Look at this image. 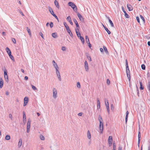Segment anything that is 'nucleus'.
<instances>
[{"mask_svg":"<svg viewBox=\"0 0 150 150\" xmlns=\"http://www.w3.org/2000/svg\"><path fill=\"white\" fill-rule=\"evenodd\" d=\"M68 5L71 6L75 12L77 11V9L76 5L72 2H69L68 3Z\"/></svg>","mask_w":150,"mask_h":150,"instance_id":"obj_1","label":"nucleus"},{"mask_svg":"<svg viewBox=\"0 0 150 150\" xmlns=\"http://www.w3.org/2000/svg\"><path fill=\"white\" fill-rule=\"evenodd\" d=\"M31 121L30 119H28L27 123V132L29 133L30 131V125Z\"/></svg>","mask_w":150,"mask_h":150,"instance_id":"obj_2","label":"nucleus"},{"mask_svg":"<svg viewBox=\"0 0 150 150\" xmlns=\"http://www.w3.org/2000/svg\"><path fill=\"white\" fill-rule=\"evenodd\" d=\"M99 129L100 131V133L101 134L102 133L103 130V122H101L100 121V123Z\"/></svg>","mask_w":150,"mask_h":150,"instance_id":"obj_3","label":"nucleus"},{"mask_svg":"<svg viewBox=\"0 0 150 150\" xmlns=\"http://www.w3.org/2000/svg\"><path fill=\"white\" fill-rule=\"evenodd\" d=\"M53 97L54 98H56L57 97V91L55 88H54L53 89Z\"/></svg>","mask_w":150,"mask_h":150,"instance_id":"obj_4","label":"nucleus"},{"mask_svg":"<svg viewBox=\"0 0 150 150\" xmlns=\"http://www.w3.org/2000/svg\"><path fill=\"white\" fill-rule=\"evenodd\" d=\"M77 16L80 20L81 21H84V18L79 13H77Z\"/></svg>","mask_w":150,"mask_h":150,"instance_id":"obj_5","label":"nucleus"},{"mask_svg":"<svg viewBox=\"0 0 150 150\" xmlns=\"http://www.w3.org/2000/svg\"><path fill=\"white\" fill-rule=\"evenodd\" d=\"M23 123L25 124L26 122V117L24 111L23 112Z\"/></svg>","mask_w":150,"mask_h":150,"instance_id":"obj_6","label":"nucleus"},{"mask_svg":"<svg viewBox=\"0 0 150 150\" xmlns=\"http://www.w3.org/2000/svg\"><path fill=\"white\" fill-rule=\"evenodd\" d=\"M85 68L86 71H88V66L87 62L85 61Z\"/></svg>","mask_w":150,"mask_h":150,"instance_id":"obj_7","label":"nucleus"},{"mask_svg":"<svg viewBox=\"0 0 150 150\" xmlns=\"http://www.w3.org/2000/svg\"><path fill=\"white\" fill-rule=\"evenodd\" d=\"M52 62L53 65L55 69H58V67L57 64L55 62V61L53 60L52 61Z\"/></svg>","mask_w":150,"mask_h":150,"instance_id":"obj_8","label":"nucleus"},{"mask_svg":"<svg viewBox=\"0 0 150 150\" xmlns=\"http://www.w3.org/2000/svg\"><path fill=\"white\" fill-rule=\"evenodd\" d=\"M97 109H99L100 108V103L99 100V98H97Z\"/></svg>","mask_w":150,"mask_h":150,"instance_id":"obj_9","label":"nucleus"},{"mask_svg":"<svg viewBox=\"0 0 150 150\" xmlns=\"http://www.w3.org/2000/svg\"><path fill=\"white\" fill-rule=\"evenodd\" d=\"M66 30H67V32L69 33V34L70 35L71 37H73V35L72 33V32H71L70 30V29L69 27L68 28H67L66 29Z\"/></svg>","mask_w":150,"mask_h":150,"instance_id":"obj_10","label":"nucleus"},{"mask_svg":"<svg viewBox=\"0 0 150 150\" xmlns=\"http://www.w3.org/2000/svg\"><path fill=\"white\" fill-rule=\"evenodd\" d=\"M22 142V139L21 138L19 139V142H18V148H20L21 147Z\"/></svg>","mask_w":150,"mask_h":150,"instance_id":"obj_11","label":"nucleus"},{"mask_svg":"<svg viewBox=\"0 0 150 150\" xmlns=\"http://www.w3.org/2000/svg\"><path fill=\"white\" fill-rule=\"evenodd\" d=\"M67 19L68 21L69 22L70 24L71 25H73V23L71 21V17H70V16H68L67 17Z\"/></svg>","mask_w":150,"mask_h":150,"instance_id":"obj_12","label":"nucleus"},{"mask_svg":"<svg viewBox=\"0 0 150 150\" xmlns=\"http://www.w3.org/2000/svg\"><path fill=\"white\" fill-rule=\"evenodd\" d=\"M127 8H128L129 10V11H131L133 9V7L130 4H127Z\"/></svg>","mask_w":150,"mask_h":150,"instance_id":"obj_13","label":"nucleus"},{"mask_svg":"<svg viewBox=\"0 0 150 150\" xmlns=\"http://www.w3.org/2000/svg\"><path fill=\"white\" fill-rule=\"evenodd\" d=\"M3 83H4V82H3V79L1 78L0 79V88H2V87L3 86Z\"/></svg>","mask_w":150,"mask_h":150,"instance_id":"obj_14","label":"nucleus"},{"mask_svg":"<svg viewBox=\"0 0 150 150\" xmlns=\"http://www.w3.org/2000/svg\"><path fill=\"white\" fill-rule=\"evenodd\" d=\"M106 107L107 110V111L108 114L110 113V110H109V107L108 101L107 100V104H106Z\"/></svg>","mask_w":150,"mask_h":150,"instance_id":"obj_15","label":"nucleus"},{"mask_svg":"<svg viewBox=\"0 0 150 150\" xmlns=\"http://www.w3.org/2000/svg\"><path fill=\"white\" fill-rule=\"evenodd\" d=\"M122 10L123 12L125 13V17L127 18H129V15L127 13L126 11L123 9V8H122Z\"/></svg>","mask_w":150,"mask_h":150,"instance_id":"obj_16","label":"nucleus"},{"mask_svg":"<svg viewBox=\"0 0 150 150\" xmlns=\"http://www.w3.org/2000/svg\"><path fill=\"white\" fill-rule=\"evenodd\" d=\"M106 17L109 20V22L111 25V26L112 27H114V25L112 21L110 19V18L108 17H107V16H106Z\"/></svg>","mask_w":150,"mask_h":150,"instance_id":"obj_17","label":"nucleus"},{"mask_svg":"<svg viewBox=\"0 0 150 150\" xmlns=\"http://www.w3.org/2000/svg\"><path fill=\"white\" fill-rule=\"evenodd\" d=\"M87 137L89 139H91V136L90 132L89 130H88L87 133Z\"/></svg>","mask_w":150,"mask_h":150,"instance_id":"obj_18","label":"nucleus"},{"mask_svg":"<svg viewBox=\"0 0 150 150\" xmlns=\"http://www.w3.org/2000/svg\"><path fill=\"white\" fill-rule=\"evenodd\" d=\"M52 36L54 38H57L58 35L57 33H54L52 34Z\"/></svg>","mask_w":150,"mask_h":150,"instance_id":"obj_19","label":"nucleus"},{"mask_svg":"<svg viewBox=\"0 0 150 150\" xmlns=\"http://www.w3.org/2000/svg\"><path fill=\"white\" fill-rule=\"evenodd\" d=\"M54 2L55 5L57 7V8H59V3H58V1L57 0H55L54 1Z\"/></svg>","mask_w":150,"mask_h":150,"instance_id":"obj_20","label":"nucleus"},{"mask_svg":"<svg viewBox=\"0 0 150 150\" xmlns=\"http://www.w3.org/2000/svg\"><path fill=\"white\" fill-rule=\"evenodd\" d=\"M125 63H126V68L127 69V70H128L129 73V67H128V62H127V59L126 60Z\"/></svg>","mask_w":150,"mask_h":150,"instance_id":"obj_21","label":"nucleus"},{"mask_svg":"<svg viewBox=\"0 0 150 150\" xmlns=\"http://www.w3.org/2000/svg\"><path fill=\"white\" fill-rule=\"evenodd\" d=\"M112 137L111 136H110L109 137L108 142L109 144H110V142H112Z\"/></svg>","mask_w":150,"mask_h":150,"instance_id":"obj_22","label":"nucleus"},{"mask_svg":"<svg viewBox=\"0 0 150 150\" xmlns=\"http://www.w3.org/2000/svg\"><path fill=\"white\" fill-rule=\"evenodd\" d=\"M24 101L25 103H28V98L27 97H25L24 98Z\"/></svg>","mask_w":150,"mask_h":150,"instance_id":"obj_23","label":"nucleus"},{"mask_svg":"<svg viewBox=\"0 0 150 150\" xmlns=\"http://www.w3.org/2000/svg\"><path fill=\"white\" fill-rule=\"evenodd\" d=\"M49 9L50 12V13L53 15V14H54V12L52 10V9L50 7H49Z\"/></svg>","mask_w":150,"mask_h":150,"instance_id":"obj_24","label":"nucleus"},{"mask_svg":"<svg viewBox=\"0 0 150 150\" xmlns=\"http://www.w3.org/2000/svg\"><path fill=\"white\" fill-rule=\"evenodd\" d=\"M103 48L105 52L107 54H108V52L107 50V49L106 47L105 46H104L103 47Z\"/></svg>","mask_w":150,"mask_h":150,"instance_id":"obj_25","label":"nucleus"},{"mask_svg":"<svg viewBox=\"0 0 150 150\" xmlns=\"http://www.w3.org/2000/svg\"><path fill=\"white\" fill-rule=\"evenodd\" d=\"M139 83H140V89L141 90H143L144 88V87L143 86H142V82H141V81Z\"/></svg>","mask_w":150,"mask_h":150,"instance_id":"obj_26","label":"nucleus"},{"mask_svg":"<svg viewBox=\"0 0 150 150\" xmlns=\"http://www.w3.org/2000/svg\"><path fill=\"white\" fill-rule=\"evenodd\" d=\"M76 28H75V30H76L79 31V24L78 23L76 24Z\"/></svg>","mask_w":150,"mask_h":150,"instance_id":"obj_27","label":"nucleus"},{"mask_svg":"<svg viewBox=\"0 0 150 150\" xmlns=\"http://www.w3.org/2000/svg\"><path fill=\"white\" fill-rule=\"evenodd\" d=\"M86 40V41L87 43H89V41L88 36L87 35H86L85 36Z\"/></svg>","mask_w":150,"mask_h":150,"instance_id":"obj_28","label":"nucleus"},{"mask_svg":"<svg viewBox=\"0 0 150 150\" xmlns=\"http://www.w3.org/2000/svg\"><path fill=\"white\" fill-rule=\"evenodd\" d=\"M26 28H27V30L28 31V32L29 34V35L30 36H31V33L30 32V30L28 27H27Z\"/></svg>","mask_w":150,"mask_h":150,"instance_id":"obj_29","label":"nucleus"},{"mask_svg":"<svg viewBox=\"0 0 150 150\" xmlns=\"http://www.w3.org/2000/svg\"><path fill=\"white\" fill-rule=\"evenodd\" d=\"M5 139L6 140H9L10 139V137L9 135H6L5 138Z\"/></svg>","mask_w":150,"mask_h":150,"instance_id":"obj_30","label":"nucleus"},{"mask_svg":"<svg viewBox=\"0 0 150 150\" xmlns=\"http://www.w3.org/2000/svg\"><path fill=\"white\" fill-rule=\"evenodd\" d=\"M75 31H76V35H77V36L79 38L80 37H81V34H80V33H79V32H77V30H76Z\"/></svg>","mask_w":150,"mask_h":150,"instance_id":"obj_31","label":"nucleus"},{"mask_svg":"<svg viewBox=\"0 0 150 150\" xmlns=\"http://www.w3.org/2000/svg\"><path fill=\"white\" fill-rule=\"evenodd\" d=\"M79 39L81 40L83 44L84 43V39L83 37L81 36L79 37Z\"/></svg>","mask_w":150,"mask_h":150,"instance_id":"obj_32","label":"nucleus"},{"mask_svg":"<svg viewBox=\"0 0 150 150\" xmlns=\"http://www.w3.org/2000/svg\"><path fill=\"white\" fill-rule=\"evenodd\" d=\"M4 78L5 79V81H7V82L8 81V75H6V76H4Z\"/></svg>","mask_w":150,"mask_h":150,"instance_id":"obj_33","label":"nucleus"},{"mask_svg":"<svg viewBox=\"0 0 150 150\" xmlns=\"http://www.w3.org/2000/svg\"><path fill=\"white\" fill-rule=\"evenodd\" d=\"M141 18L143 22L144 23L145 22V20L144 17L142 15H140Z\"/></svg>","mask_w":150,"mask_h":150,"instance_id":"obj_34","label":"nucleus"},{"mask_svg":"<svg viewBox=\"0 0 150 150\" xmlns=\"http://www.w3.org/2000/svg\"><path fill=\"white\" fill-rule=\"evenodd\" d=\"M56 73L57 76L58 75H60V73L58 70V69H56Z\"/></svg>","mask_w":150,"mask_h":150,"instance_id":"obj_35","label":"nucleus"},{"mask_svg":"<svg viewBox=\"0 0 150 150\" xmlns=\"http://www.w3.org/2000/svg\"><path fill=\"white\" fill-rule=\"evenodd\" d=\"M6 50L7 53H8L9 52H11V50H10V49L8 47H7L6 48Z\"/></svg>","mask_w":150,"mask_h":150,"instance_id":"obj_36","label":"nucleus"},{"mask_svg":"<svg viewBox=\"0 0 150 150\" xmlns=\"http://www.w3.org/2000/svg\"><path fill=\"white\" fill-rule=\"evenodd\" d=\"M9 57L13 61H15V60H14V57H13L11 55V54H10V55H9Z\"/></svg>","mask_w":150,"mask_h":150,"instance_id":"obj_37","label":"nucleus"},{"mask_svg":"<svg viewBox=\"0 0 150 150\" xmlns=\"http://www.w3.org/2000/svg\"><path fill=\"white\" fill-rule=\"evenodd\" d=\"M40 137L41 140H45V137L42 135H40Z\"/></svg>","mask_w":150,"mask_h":150,"instance_id":"obj_38","label":"nucleus"},{"mask_svg":"<svg viewBox=\"0 0 150 150\" xmlns=\"http://www.w3.org/2000/svg\"><path fill=\"white\" fill-rule=\"evenodd\" d=\"M64 26H65V27L66 28V29H67V28H69V27L68 26V25L67 24V23L65 22H64Z\"/></svg>","mask_w":150,"mask_h":150,"instance_id":"obj_39","label":"nucleus"},{"mask_svg":"<svg viewBox=\"0 0 150 150\" xmlns=\"http://www.w3.org/2000/svg\"><path fill=\"white\" fill-rule=\"evenodd\" d=\"M98 120L100 122V121H101V122H103V120L102 118L100 115L99 116Z\"/></svg>","mask_w":150,"mask_h":150,"instance_id":"obj_40","label":"nucleus"},{"mask_svg":"<svg viewBox=\"0 0 150 150\" xmlns=\"http://www.w3.org/2000/svg\"><path fill=\"white\" fill-rule=\"evenodd\" d=\"M31 87L34 90H37V88L34 86L31 85Z\"/></svg>","mask_w":150,"mask_h":150,"instance_id":"obj_41","label":"nucleus"},{"mask_svg":"<svg viewBox=\"0 0 150 150\" xmlns=\"http://www.w3.org/2000/svg\"><path fill=\"white\" fill-rule=\"evenodd\" d=\"M127 75L128 78L129 80V81L130 80V71L129 72V73H127Z\"/></svg>","mask_w":150,"mask_h":150,"instance_id":"obj_42","label":"nucleus"},{"mask_svg":"<svg viewBox=\"0 0 150 150\" xmlns=\"http://www.w3.org/2000/svg\"><path fill=\"white\" fill-rule=\"evenodd\" d=\"M147 87L149 89V91L150 92V82H149L148 83V85L147 86Z\"/></svg>","mask_w":150,"mask_h":150,"instance_id":"obj_43","label":"nucleus"},{"mask_svg":"<svg viewBox=\"0 0 150 150\" xmlns=\"http://www.w3.org/2000/svg\"><path fill=\"white\" fill-rule=\"evenodd\" d=\"M138 139H140L141 133H140V132L139 131V132H138Z\"/></svg>","mask_w":150,"mask_h":150,"instance_id":"obj_44","label":"nucleus"},{"mask_svg":"<svg viewBox=\"0 0 150 150\" xmlns=\"http://www.w3.org/2000/svg\"><path fill=\"white\" fill-rule=\"evenodd\" d=\"M141 67H142V69L143 70L145 69V65L144 64H143L142 65Z\"/></svg>","mask_w":150,"mask_h":150,"instance_id":"obj_45","label":"nucleus"},{"mask_svg":"<svg viewBox=\"0 0 150 150\" xmlns=\"http://www.w3.org/2000/svg\"><path fill=\"white\" fill-rule=\"evenodd\" d=\"M105 30L107 31L108 34H110V32L108 30V28H106V29H105Z\"/></svg>","mask_w":150,"mask_h":150,"instance_id":"obj_46","label":"nucleus"},{"mask_svg":"<svg viewBox=\"0 0 150 150\" xmlns=\"http://www.w3.org/2000/svg\"><path fill=\"white\" fill-rule=\"evenodd\" d=\"M110 108H111V109L112 110H114V106H113V105L112 104L111 105H110Z\"/></svg>","mask_w":150,"mask_h":150,"instance_id":"obj_47","label":"nucleus"},{"mask_svg":"<svg viewBox=\"0 0 150 150\" xmlns=\"http://www.w3.org/2000/svg\"><path fill=\"white\" fill-rule=\"evenodd\" d=\"M77 87L79 88H80V84L79 82H78L77 84Z\"/></svg>","mask_w":150,"mask_h":150,"instance_id":"obj_48","label":"nucleus"},{"mask_svg":"<svg viewBox=\"0 0 150 150\" xmlns=\"http://www.w3.org/2000/svg\"><path fill=\"white\" fill-rule=\"evenodd\" d=\"M116 145L115 143H113V150H115Z\"/></svg>","mask_w":150,"mask_h":150,"instance_id":"obj_49","label":"nucleus"},{"mask_svg":"<svg viewBox=\"0 0 150 150\" xmlns=\"http://www.w3.org/2000/svg\"><path fill=\"white\" fill-rule=\"evenodd\" d=\"M107 83L108 85H109L110 83V82L109 79H107Z\"/></svg>","mask_w":150,"mask_h":150,"instance_id":"obj_50","label":"nucleus"},{"mask_svg":"<svg viewBox=\"0 0 150 150\" xmlns=\"http://www.w3.org/2000/svg\"><path fill=\"white\" fill-rule=\"evenodd\" d=\"M50 25L51 28H52L53 26V24L52 22H51L50 24Z\"/></svg>","mask_w":150,"mask_h":150,"instance_id":"obj_51","label":"nucleus"},{"mask_svg":"<svg viewBox=\"0 0 150 150\" xmlns=\"http://www.w3.org/2000/svg\"><path fill=\"white\" fill-rule=\"evenodd\" d=\"M66 48L65 47L62 46V50L63 51H65L66 50Z\"/></svg>","mask_w":150,"mask_h":150,"instance_id":"obj_52","label":"nucleus"},{"mask_svg":"<svg viewBox=\"0 0 150 150\" xmlns=\"http://www.w3.org/2000/svg\"><path fill=\"white\" fill-rule=\"evenodd\" d=\"M12 41L15 44L16 43V40L15 38H12Z\"/></svg>","mask_w":150,"mask_h":150,"instance_id":"obj_53","label":"nucleus"},{"mask_svg":"<svg viewBox=\"0 0 150 150\" xmlns=\"http://www.w3.org/2000/svg\"><path fill=\"white\" fill-rule=\"evenodd\" d=\"M136 19H137V22L138 23H140V21H139V17H138V16L136 17Z\"/></svg>","mask_w":150,"mask_h":150,"instance_id":"obj_54","label":"nucleus"},{"mask_svg":"<svg viewBox=\"0 0 150 150\" xmlns=\"http://www.w3.org/2000/svg\"><path fill=\"white\" fill-rule=\"evenodd\" d=\"M9 117L11 119V120H12L13 119V117L12 116V115L11 114H9Z\"/></svg>","mask_w":150,"mask_h":150,"instance_id":"obj_55","label":"nucleus"},{"mask_svg":"<svg viewBox=\"0 0 150 150\" xmlns=\"http://www.w3.org/2000/svg\"><path fill=\"white\" fill-rule=\"evenodd\" d=\"M53 16L57 19L58 21V19L57 16L54 14H53Z\"/></svg>","mask_w":150,"mask_h":150,"instance_id":"obj_56","label":"nucleus"},{"mask_svg":"<svg viewBox=\"0 0 150 150\" xmlns=\"http://www.w3.org/2000/svg\"><path fill=\"white\" fill-rule=\"evenodd\" d=\"M73 21L74 22V23L76 24L77 23H78V22L77 21V20L75 18H74L73 19Z\"/></svg>","mask_w":150,"mask_h":150,"instance_id":"obj_57","label":"nucleus"},{"mask_svg":"<svg viewBox=\"0 0 150 150\" xmlns=\"http://www.w3.org/2000/svg\"><path fill=\"white\" fill-rule=\"evenodd\" d=\"M87 58L90 61H91V59L90 56H87Z\"/></svg>","mask_w":150,"mask_h":150,"instance_id":"obj_58","label":"nucleus"},{"mask_svg":"<svg viewBox=\"0 0 150 150\" xmlns=\"http://www.w3.org/2000/svg\"><path fill=\"white\" fill-rule=\"evenodd\" d=\"M40 35L41 36V37L43 38V34L42 33V32H40Z\"/></svg>","mask_w":150,"mask_h":150,"instance_id":"obj_59","label":"nucleus"},{"mask_svg":"<svg viewBox=\"0 0 150 150\" xmlns=\"http://www.w3.org/2000/svg\"><path fill=\"white\" fill-rule=\"evenodd\" d=\"M118 150H122V147L120 146H119L118 148Z\"/></svg>","mask_w":150,"mask_h":150,"instance_id":"obj_60","label":"nucleus"},{"mask_svg":"<svg viewBox=\"0 0 150 150\" xmlns=\"http://www.w3.org/2000/svg\"><path fill=\"white\" fill-rule=\"evenodd\" d=\"M129 112L128 111H127L126 112V114L125 117H128V115H129Z\"/></svg>","mask_w":150,"mask_h":150,"instance_id":"obj_61","label":"nucleus"},{"mask_svg":"<svg viewBox=\"0 0 150 150\" xmlns=\"http://www.w3.org/2000/svg\"><path fill=\"white\" fill-rule=\"evenodd\" d=\"M100 50L101 52H103V49L102 48H100Z\"/></svg>","mask_w":150,"mask_h":150,"instance_id":"obj_62","label":"nucleus"},{"mask_svg":"<svg viewBox=\"0 0 150 150\" xmlns=\"http://www.w3.org/2000/svg\"><path fill=\"white\" fill-rule=\"evenodd\" d=\"M4 76H6V75H8L7 74V72L6 71H4Z\"/></svg>","mask_w":150,"mask_h":150,"instance_id":"obj_63","label":"nucleus"},{"mask_svg":"<svg viewBox=\"0 0 150 150\" xmlns=\"http://www.w3.org/2000/svg\"><path fill=\"white\" fill-rule=\"evenodd\" d=\"M82 115V113L81 112L79 113L78 114V115L79 116H81Z\"/></svg>","mask_w":150,"mask_h":150,"instance_id":"obj_64","label":"nucleus"}]
</instances>
